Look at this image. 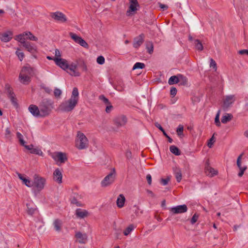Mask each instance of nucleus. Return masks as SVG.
I'll return each mask as SVG.
<instances>
[{"label":"nucleus","instance_id":"f257e3e1","mask_svg":"<svg viewBox=\"0 0 248 248\" xmlns=\"http://www.w3.org/2000/svg\"><path fill=\"white\" fill-rule=\"evenodd\" d=\"M79 100V93L77 88H73L69 99L62 102L59 107V109L62 111L70 112L73 110L78 105Z\"/></svg>","mask_w":248,"mask_h":248},{"label":"nucleus","instance_id":"f03ea898","mask_svg":"<svg viewBox=\"0 0 248 248\" xmlns=\"http://www.w3.org/2000/svg\"><path fill=\"white\" fill-rule=\"evenodd\" d=\"M32 73V69L29 66L23 67L19 74V80L24 84H28L30 82V76Z\"/></svg>","mask_w":248,"mask_h":248},{"label":"nucleus","instance_id":"7ed1b4c3","mask_svg":"<svg viewBox=\"0 0 248 248\" xmlns=\"http://www.w3.org/2000/svg\"><path fill=\"white\" fill-rule=\"evenodd\" d=\"M75 144L76 147L79 150L84 149L88 147V140L83 133L79 131L77 133Z\"/></svg>","mask_w":248,"mask_h":248},{"label":"nucleus","instance_id":"20e7f679","mask_svg":"<svg viewBox=\"0 0 248 248\" xmlns=\"http://www.w3.org/2000/svg\"><path fill=\"white\" fill-rule=\"evenodd\" d=\"M51 105L50 101L47 99H44L40 103L39 108L41 117L47 116L50 113Z\"/></svg>","mask_w":248,"mask_h":248},{"label":"nucleus","instance_id":"39448f33","mask_svg":"<svg viewBox=\"0 0 248 248\" xmlns=\"http://www.w3.org/2000/svg\"><path fill=\"white\" fill-rule=\"evenodd\" d=\"M46 179L39 176H35L33 183V189L37 192L42 190L46 185Z\"/></svg>","mask_w":248,"mask_h":248},{"label":"nucleus","instance_id":"423d86ee","mask_svg":"<svg viewBox=\"0 0 248 248\" xmlns=\"http://www.w3.org/2000/svg\"><path fill=\"white\" fill-rule=\"evenodd\" d=\"M51 156L58 164L59 163H63L67 160L66 154L62 152H54L51 155Z\"/></svg>","mask_w":248,"mask_h":248},{"label":"nucleus","instance_id":"0eeeda50","mask_svg":"<svg viewBox=\"0 0 248 248\" xmlns=\"http://www.w3.org/2000/svg\"><path fill=\"white\" fill-rule=\"evenodd\" d=\"M4 88L12 103L14 106L16 107H17L16 98L15 97V94L13 92V89H12L10 85L8 83L6 84Z\"/></svg>","mask_w":248,"mask_h":248},{"label":"nucleus","instance_id":"6e6552de","mask_svg":"<svg viewBox=\"0 0 248 248\" xmlns=\"http://www.w3.org/2000/svg\"><path fill=\"white\" fill-rule=\"evenodd\" d=\"M129 1L130 5L128 10L126 11V15L131 16L136 13L139 4L137 0H129Z\"/></svg>","mask_w":248,"mask_h":248},{"label":"nucleus","instance_id":"1a4fd4ad","mask_svg":"<svg viewBox=\"0 0 248 248\" xmlns=\"http://www.w3.org/2000/svg\"><path fill=\"white\" fill-rule=\"evenodd\" d=\"M69 35L75 43L85 48H88L89 47L88 44L81 37L72 32L69 33Z\"/></svg>","mask_w":248,"mask_h":248},{"label":"nucleus","instance_id":"9d476101","mask_svg":"<svg viewBox=\"0 0 248 248\" xmlns=\"http://www.w3.org/2000/svg\"><path fill=\"white\" fill-rule=\"evenodd\" d=\"M69 35L75 43L85 48H88L89 47L88 44L81 37L72 32L69 33Z\"/></svg>","mask_w":248,"mask_h":248},{"label":"nucleus","instance_id":"9b49d317","mask_svg":"<svg viewBox=\"0 0 248 248\" xmlns=\"http://www.w3.org/2000/svg\"><path fill=\"white\" fill-rule=\"evenodd\" d=\"M115 173L114 169L113 171L110 172L107 176H106L101 182L102 186H107L112 184L115 179Z\"/></svg>","mask_w":248,"mask_h":248},{"label":"nucleus","instance_id":"f8f14e48","mask_svg":"<svg viewBox=\"0 0 248 248\" xmlns=\"http://www.w3.org/2000/svg\"><path fill=\"white\" fill-rule=\"evenodd\" d=\"M76 241L80 244H86L88 241V235L86 233L77 232L75 234Z\"/></svg>","mask_w":248,"mask_h":248},{"label":"nucleus","instance_id":"ddd939ff","mask_svg":"<svg viewBox=\"0 0 248 248\" xmlns=\"http://www.w3.org/2000/svg\"><path fill=\"white\" fill-rule=\"evenodd\" d=\"M55 63L64 70H68V62L67 60L62 58H54L53 59Z\"/></svg>","mask_w":248,"mask_h":248},{"label":"nucleus","instance_id":"4468645a","mask_svg":"<svg viewBox=\"0 0 248 248\" xmlns=\"http://www.w3.org/2000/svg\"><path fill=\"white\" fill-rule=\"evenodd\" d=\"M170 211L172 215L185 213L186 212V205L183 204L171 207L170 209Z\"/></svg>","mask_w":248,"mask_h":248},{"label":"nucleus","instance_id":"2eb2a0df","mask_svg":"<svg viewBox=\"0 0 248 248\" xmlns=\"http://www.w3.org/2000/svg\"><path fill=\"white\" fill-rule=\"evenodd\" d=\"M188 40L192 43L196 50L200 51L203 50V46L202 44L199 40L194 39L191 35H189L188 36Z\"/></svg>","mask_w":248,"mask_h":248},{"label":"nucleus","instance_id":"dca6fc26","mask_svg":"<svg viewBox=\"0 0 248 248\" xmlns=\"http://www.w3.org/2000/svg\"><path fill=\"white\" fill-rule=\"evenodd\" d=\"M78 64L76 62H71L68 63V70H69V74L75 77H78L80 75L79 72L77 70Z\"/></svg>","mask_w":248,"mask_h":248},{"label":"nucleus","instance_id":"f3484780","mask_svg":"<svg viewBox=\"0 0 248 248\" xmlns=\"http://www.w3.org/2000/svg\"><path fill=\"white\" fill-rule=\"evenodd\" d=\"M51 17L55 20L61 22H64L67 20L65 16L63 13L59 12L52 13Z\"/></svg>","mask_w":248,"mask_h":248},{"label":"nucleus","instance_id":"a211bd4d","mask_svg":"<svg viewBox=\"0 0 248 248\" xmlns=\"http://www.w3.org/2000/svg\"><path fill=\"white\" fill-rule=\"evenodd\" d=\"M29 110L35 117H41L39 108L35 105H31L29 107Z\"/></svg>","mask_w":248,"mask_h":248},{"label":"nucleus","instance_id":"6ab92c4d","mask_svg":"<svg viewBox=\"0 0 248 248\" xmlns=\"http://www.w3.org/2000/svg\"><path fill=\"white\" fill-rule=\"evenodd\" d=\"M235 100L234 96L233 95H230L227 96L223 102V108H229Z\"/></svg>","mask_w":248,"mask_h":248},{"label":"nucleus","instance_id":"aec40b11","mask_svg":"<svg viewBox=\"0 0 248 248\" xmlns=\"http://www.w3.org/2000/svg\"><path fill=\"white\" fill-rule=\"evenodd\" d=\"M52 224L54 229L56 232H59L62 231L63 222L61 219L59 218L55 219Z\"/></svg>","mask_w":248,"mask_h":248},{"label":"nucleus","instance_id":"412c9836","mask_svg":"<svg viewBox=\"0 0 248 248\" xmlns=\"http://www.w3.org/2000/svg\"><path fill=\"white\" fill-rule=\"evenodd\" d=\"M53 180L58 184L62 183V172L59 169H56L53 172Z\"/></svg>","mask_w":248,"mask_h":248},{"label":"nucleus","instance_id":"4be33fe9","mask_svg":"<svg viewBox=\"0 0 248 248\" xmlns=\"http://www.w3.org/2000/svg\"><path fill=\"white\" fill-rule=\"evenodd\" d=\"M126 122L127 119L124 115L118 116L114 119V123L118 126H124Z\"/></svg>","mask_w":248,"mask_h":248},{"label":"nucleus","instance_id":"5701e85b","mask_svg":"<svg viewBox=\"0 0 248 248\" xmlns=\"http://www.w3.org/2000/svg\"><path fill=\"white\" fill-rule=\"evenodd\" d=\"M13 33L10 31H7L0 34V39L3 42H8L12 38Z\"/></svg>","mask_w":248,"mask_h":248},{"label":"nucleus","instance_id":"b1692460","mask_svg":"<svg viewBox=\"0 0 248 248\" xmlns=\"http://www.w3.org/2000/svg\"><path fill=\"white\" fill-rule=\"evenodd\" d=\"M23 46L27 51L31 53H33L37 51L36 46L30 42L25 43Z\"/></svg>","mask_w":248,"mask_h":248},{"label":"nucleus","instance_id":"393cba45","mask_svg":"<svg viewBox=\"0 0 248 248\" xmlns=\"http://www.w3.org/2000/svg\"><path fill=\"white\" fill-rule=\"evenodd\" d=\"M144 35L143 33L140 34L139 36L134 39L133 46L135 48H138L143 43V38Z\"/></svg>","mask_w":248,"mask_h":248},{"label":"nucleus","instance_id":"a878e982","mask_svg":"<svg viewBox=\"0 0 248 248\" xmlns=\"http://www.w3.org/2000/svg\"><path fill=\"white\" fill-rule=\"evenodd\" d=\"M205 172L207 175L210 177H213L217 174V171L213 168L209 166H206L205 168Z\"/></svg>","mask_w":248,"mask_h":248},{"label":"nucleus","instance_id":"bb28decb","mask_svg":"<svg viewBox=\"0 0 248 248\" xmlns=\"http://www.w3.org/2000/svg\"><path fill=\"white\" fill-rule=\"evenodd\" d=\"M76 215L78 217L83 218L88 216V212L85 210L78 209L76 211Z\"/></svg>","mask_w":248,"mask_h":248},{"label":"nucleus","instance_id":"cd10ccee","mask_svg":"<svg viewBox=\"0 0 248 248\" xmlns=\"http://www.w3.org/2000/svg\"><path fill=\"white\" fill-rule=\"evenodd\" d=\"M27 207V213L30 215H32L34 214L36 210V207L32 203H28L26 204Z\"/></svg>","mask_w":248,"mask_h":248},{"label":"nucleus","instance_id":"c85d7f7f","mask_svg":"<svg viewBox=\"0 0 248 248\" xmlns=\"http://www.w3.org/2000/svg\"><path fill=\"white\" fill-rule=\"evenodd\" d=\"M125 199L123 194H120L117 200V205L119 208H122L124 206L125 202Z\"/></svg>","mask_w":248,"mask_h":248},{"label":"nucleus","instance_id":"c756f323","mask_svg":"<svg viewBox=\"0 0 248 248\" xmlns=\"http://www.w3.org/2000/svg\"><path fill=\"white\" fill-rule=\"evenodd\" d=\"M177 182H179L182 179V172L180 168H175L173 170Z\"/></svg>","mask_w":248,"mask_h":248},{"label":"nucleus","instance_id":"7c9ffc66","mask_svg":"<svg viewBox=\"0 0 248 248\" xmlns=\"http://www.w3.org/2000/svg\"><path fill=\"white\" fill-rule=\"evenodd\" d=\"M136 228V226L133 224H130L128 225L125 229L123 233L125 236H127L131 232H132L134 229Z\"/></svg>","mask_w":248,"mask_h":248},{"label":"nucleus","instance_id":"2f4dec72","mask_svg":"<svg viewBox=\"0 0 248 248\" xmlns=\"http://www.w3.org/2000/svg\"><path fill=\"white\" fill-rule=\"evenodd\" d=\"M26 35L25 34V32H23L22 34H20L16 36V40L17 41L19 42L21 44H23V45L25 43H26V38L25 36Z\"/></svg>","mask_w":248,"mask_h":248},{"label":"nucleus","instance_id":"473e14b6","mask_svg":"<svg viewBox=\"0 0 248 248\" xmlns=\"http://www.w3.org/2000/svg\"><path fill=\"white\" fill-rule=\"evenodd\" d=\"M232 118V115L231 114L226 113L223 115L221 118V122L223 124H226L228 122L231 120Z\"/></svg>","mask_w":248,"mask_h":248},{"label":"nucleus","instance_id":"72a5a7b5","mask_svg":"<svg viewBox=\"0 0 248 248\" xmlns=\"http://www.w3.org/2000/svg\"><path fill=\"white\" fill-rule=\"evenodd\" d=\"M25 34L27 36V39H29L31 41H36L38 40L37 37L33 35V34L30 31L25 32Z\"/></svg>","mask_w":248,"mask_h":248},{"label":"nucleus","instance_id":"f704fd0d","mask_svg":"<svg viewBox=\"0 0 248 248\" xmlns=\"http://www.w3.org/2000/svg\"><path fill=\"white\" fill-rule=\"evenodd\" d=\"M170 151L176 155H180V151L178 148L174 145H171L170 147Z\"/></svg>","mask_w":248,"mask_h":248},{"label":"nucleus","instance_id":"c9c22d12","mask_svg":"<svg viewBox=\"0 0 248 248\" xmlns=\"http://www.w3.org/2000/svg\"><path fill=\"white\" fill-rule=\"evenodd\" d=\"M146 49L149 54H152L154 51V46L152 42H147L146 44Z\"/></svg>","mask_w":248,"mask_h":248},{"label":"nucleus","instance_id":"e433bc0d","mask_svg":"<svg viewBox=\"0 0 248 248\" xmlns=\"http://www.w3.org/2000/svg\"><path fill=\"white\" fill-rule=\"evenodd\" d=\"M179 82L178 78L176 76H173L170 77L168 81V83L170 85H173L174 84L177 83Z\"/></svg>","mask_w":248,"mask_h":248},{"label":"nucleus","instance_id":"4c0bfd02","mask_svg":"<svg viewBox=\"0 0 248 248\" xmlns=\"http://www.w3.org/2000/svg\"><path fill=\"white\" fill-rule=\"evenodd\" d=\"M114 235L115 237L117 239H121L120 236L121 235L122 230L120 229L116 228V227L114 228Z\"/></svg>","mask_w":248,"mask_h":248},{"label":"nucleus","instance_id":"58836bf2","mask_svg":"<svg viewBox=\"0 0 248 248\" xmlns=\"http://www.w3.org/2000/svg\"><path fill=\"white\" fill-rule=\"evenodd\" d=\"M145 67V64L142 62H136L133 67V70L136 69H143Z\"/></svg>","mask_w":248,"mask_h":248},{"label":"nucleus","instance_id":"ea45409f","mask_svg":"<svg viewBox=\"0 0 248 248\" xmlns=\"http://www.w3.org/2000/svg\"><path fill=\"white\" fill-rule=\"evenodd\" d=\"M31 153L38 155L41 156L43 155V153L42 152V151L38 148H33L32 150L31 151Z\"/></svg>","mask_w":248,"mask_h":248},{"label":"nucleus","instance_id":"a19ab883","mask_svg":"<svg viewBox=\"0 0 248 248\" xmlns=\"http://www.w3.org/2000/svg\"><path fill=\"white\" fill-rule=\"evenodd\" d=\"M16 136L19 140V141L20 144L21 145H24V143H25V141L23 140L22 135L18 132L16 133Z\"/></svg>","mask_w":248,"mask_h":248},{"label":"nucleus","instance_id":"79ce46f5","mask_svg":"<svg viewBox=\"0 0 248 248\" xmlns=\"http://www.w3.org/2000/svg\"><path fill=\"white\" fill-rule=\"evenodd\" d=\"M220 110H219L216 114L215 119V123L217 126H220V122L219 121V115H220Z\"/></svg>","mask_w":248,"mask_h":248},{"label":"nucleus","instance_id":"37998d69","mask_svg":"<svg viewBox=\"0 0 248 248\" xmlns=\"http://www.w3.org/2000/svg\"><path fill=\"white\" fill-rule=\"evenodd\" d=\"M16 53V55L18 56L20 61H22L24 57V53L21 51V50L19 48H17Z\"/></svg>","mask_w":248,"mask_h":248},{"label":"nucleus","instance_id":"c03bdc74","mask_svg":"<svg viewBox=\"0 0 248 248\" xmlns=\"http://www.w3.org/2000/svg\"><path fill=\"white\" fill-rule=\"evenodd\" d=\"M243 156V154H241L237 158L236 164L237 166L239 169V170H241V168H243V166H242V162H241V158Z\"/></svg>","mask_w":248,"mask_h":248},{"label":"nucleus","instance_id":"a18cd8bd","mask_svg":"<svg viewBox=\"0 0 248 248\" xmlns=\"http://www.w3.org/2000/svg\"><path fill=\"white\" fill-rule=\"evenodd\" d=\"M210 67H212L214 71H216L217 70V65L216 62L212 58L210 59Z\"/></svg>","mask_w":248,"mask_h":248},{"label":"nucleus","instance_id":"49530a36","mask_svg":"<svg viewBox=\"0 0 248 248\" xmlns=\"http://www.w3.org/2000/svg\"><path fill=\"white\" fill-rule=\"evenodd\" d=\"M183 130H184V127L182 125H179L178 128H177V133L179 137H181L183 135Z\"/></svg>","mask_w":248,"mask_h":248},{"label":"nucleus","instance_id":"de8ad7c7","mask_svg":"<svg viewBox=\"0 0 248 248\" xmlns=\"http://www.w3.org/2000/svg\"><path fill=\"white\" fill-rule=\"evenodd\" d=\"M99 99L103 101V102L106 105H108L110 103L108 99L104 95H100Z\"/></svg>","mask_w":248,"mask_h":248},{"label":"nucleus","instance_id":"09e8293b","mask_svg":"<svg viewBox=\"0 0 248 248\" xmlns=\"http://www.w3.org/2000/svg\"><path fill=\"white\" fill-rule=\"evenodd\" d=\"M96 62L99 64H103L105 63V58L102 56H98L97 58Z\"/></svg>","mask_w":248,"mask_h":248},{"label":"nucleus","instance_id":"8fccbe9b","mask_svg":"<svg viewBox=\"0 0 248 248\" xmlns=\"http://www.w3.org/2000/svg\"><path fill=\"white\" fill-rule=\"evenodd\" d=\"M247 167L246 165H244L243 166V168H241V170H239V172L238 173V176L239 177H241L243 175L244 172L247 170Z\"/></svg>","mask_w":248,"mask_h":248},{"label":"nucleus","instance_id":"3c124183","mask_svg":"<svg viewBox=\"0 0 248 248\" xmlns=\"http://www.w3.org/2000/svg\"><path fill=\"white\" fill-rule=\"evenodd\" d=\"M23 183L29 187H31L33 186L32 182L27 178H26L25 180H24Z\"/></svg>","mask_w":248,"mask_h":248},{"label":"nucleus","instance_id":"603ef678","mask_svg":"<svg viewBox=\"0 0 248 248\" xmlns=\"http://www.w3.org/2000/svg\"><path fill=\"white\" fill-rule=\"evenodd\" d=\"M170 180V177H167L166 179H161L160 180V183L163 186H166L168 184V182Z\"/></svg>","mask_w":248,"mask_h":248},{"label":"nucleus","instance_id":"864d4df0","mask_svg":"<svg viewBox=\"0 0 248 248\" xmlns=\"http://www.w3.org/2000/svg\"><path fill=\"white\" fill-rule=\"evenodd\" d=\"M199 217V216L196 214H195L192 217V218L190 220V223L192 224H194L198 220Z\"/></svg>","mask_w":248,"mask_h":248},{"label":"nucleus","instance_id":"5fc2aeb1","mask_svg":"<svg viewBox=\"0 0 248 248\" xmlns=\"http://www.w3.org/2000/svg\"><path fill=\"white\" fill-rule=\"evenodd\" d=\"M54 94L55 97H60L62 94V91L59 89L55 88L54 91Z\"/></svg>","mask_w":248,"mask_h":248},{"label":"nucleus","instance_id":"6e6d98bb","mask_svg":"<svg viewBox=\"0 0 248 248\" xmlns=\"http://www.w3.org/2000/svg\"><path fill=\"white\" fill-rule=\"evenodd\" d=\"M71 202L73 204H76L77 206H81L80 202L79 201H78L75 197H74L72 199Z\"/></svg>","mask_w":248,"mask_h":248},{"label":"nucleus","instance_id":"4d7b16f0","mask_svg":"<svg viewBox=\"0 0 248 248\" xmlns=\"http://www.w3.org/2000/svg\"><path fill=\"white\" fill-rule=\"evenodd\" d=\"M215 142L214 136H213L208 141L207 145L209 148H211Z\"/></svg>","mask_w":248,"mask_h":248},{"label":"nucleus","instance_id":"13d9d810","mask_svg":"<svg viewBox=\"0 0 248 248\" xmlns=\"http://www.w3.org/2000/svg\"><path fill=\"white\" fill-rule=\"evenodd\" d=\"M5 137L7 138H10L11 137V133L9 128H7L5 130Z\"/></svg>","mask_w":248,"mask_h":248},{"label":"nucleus","instance_id":"bf43d9fd","mask_svg":"<svg viewBox=\"0 0 248 248\" xmlns=\"http://www.w3.org/2000/svg\"><path fill=\"white\" fill-rule=\"evenodd\" d=\"M112 108L113 107L110 103L109 104L107 105V106L106 108V112L107 113H109L111 111Z\"/></svg>","mask_w":248,"mask_h":248},{"label":"nucleus","instance_id":"052dcab7","mask_svg":"<svg viewBox=\"0 0 248 248\" xmlns=\"http://www.w3.org/2000/svg\"><path fill=\"white\" fill-rule=\"evenodd\" d=\"M177 93V89L174 87H172L170 89V93L171 95L174 96Z\"/></svg>","mask_w":248,"mask_h":248},{"label":"nucleus","instance_id":"680f3d73","mask_svg":"<svg viewBox=\"0 0 248 248\" xmlns=\"http://www.w3.org/2000/svg\"><path fill=\"white\" fill-rule=\"evenodd\" d=\"M192 100L194 103L200 102V97L199 96H194L192 98Z\"/></svg>","mask_w":248,"mask_h":248},{"label":"nucleus","instance_id":"e2e57ef3","mask_svg":"<svg viewBox=\"0 0 248 248\" xmlns=\"http://www.w3.org/2000/svg\"><path fill=\"white\" fill-rule=\"evenodd\" d=\"M146 179H147L148 184L149 185H151L152 184V176L150 174H148L146 176Z\"/></svg>","mask_w":248,"mask_h":248},{"label":"nucleus","instance_id":"0e129e2a","mask_svg":"<svg viewBox=\"0 0 248 248\" xmlns=\"http://www.w3.org/2000/svg\"><path fill=\"white\" fill-rule=\"evenodd\" d=\"M163 135L166 137L168 138V141L170 143H172V141H173V140L172 139L170 138L168 135L166 133V132L165 131H163Z\"/></svg>","mask_w":248,"mask_h":248},{"label":"nucleus","instance_id":"69168bd1","mask_svg":"<svg viewBox=\"0 0 248 248\" xmlns=\"http://www.w3.org/2000/svg\"><path fill=\"white\" fill-rule=\"evenodd\" d=\"M146 192L150 197L152 198H154L155 197V194L151 190L147 189Z\"/></svg>","mask_w":248,"mask_h":248},{"label":"nucleus","instance_id":"338daca9","mask_svg":"<svg viewBox=\"0 0 248 248\" xmlns=\"http://www.w3.org/2000/svg\"><path fill=\"white\" fill-rule=\"evenodd\" d=\"M61 54L60 51L58 49H55V58H61Z\"/></svg>","mask_w":248,"mask_h":248},{"label":"nucleus","instance_id":"774afa93","mask_svg":"<svg viewBox=\"0 0 248 248\" xmlns=\"http://www.w3.org/2000/svg\"><path fill=\"white\" fill-rule=\"evenodd\" d=\"M239 53L240 54H247L248 55V49H243L239 51Z\"/></svg>","mask_w":248,"mask_h":248}]
</instances>
